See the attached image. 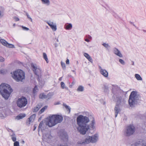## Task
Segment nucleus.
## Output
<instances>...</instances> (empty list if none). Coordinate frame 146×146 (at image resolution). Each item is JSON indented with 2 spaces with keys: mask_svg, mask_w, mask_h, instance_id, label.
I'll return each mask as SVG.
<instances>
[{
  "mask_svg": "<svg viewBox=\"0 0 146 146\" xmlns=\"http://www.w3.org/2000/svg\"><path fill=\"white\" fill-rule=\"evenodd\" d=\"M99 69H100V72H101V71H102V70H104V69H103L100 66H99Z\"/></svg>",
  "mask_w": 146,
  "mask_h": 146,
  "instance_id": "49530a36",
  "label": "nucleus"
},
{
  "mask_svg": "<svg viewBox=\"0 0 146 146\" xmlns=\"http://www.w3.org/2000/svg\"><path fill=\"white\" fill-rule=\"evenodd\" d=\"M84 138L83 141L78 142V143L84 145L88 144L90 143H94L96 142L98 139V137L96 134L92 136L86 134L84 136Z\"/></svg>",
  "mask_w": 146,
  "mask_h": 146,
  "instance_id": "0eeeda50",
  "label": "nucleus"
},
{
  "mask_svg": "<svg viewBox=\"0 0 146 146\" xmlns=\"http://www.w3.org/2000/svg\"><path fill=\"white\" fill-rule=\"evenodd\" d=\"M12 78L16 82H22L25 78V73L22 70L18 69L11 72Z\"/></svg>",
  "mask_w": 146,
  "mask_h": 146,
  "instance_id": "423d86ee",
  "label": "nucleus"
},
{
  "mask_svg": "<svg viewBox=\"0 0 146 146\" xmlns=\"http://www.w3.org/2000/svg\"><path fill=\"white\" fill-rule=\"evenodd\" d=\"M31 122H30L29 121V119H28L26 121V124L27 125H29L30 124V123Z\"/></svg>",
  "mask_w": 146,
  "mask_h": 146,
  "instance_id": "a18cd8bd",
  "label": "nucleus"
},
{
  "mask_svg": "<svg viewBox=\"0 0 146 146\" xmlns=\"http://www.w3.org/2000/svg\"><path fill=\"white\" fill-rule=\"evenodd\" d=\"M84 56L88 60L91 62H92V59L91 56L89 54L86 53H84Z\"/></svg>",
  "mask_w": 146,
  "mask_h": 146,
  "instance_id": "a211bd4d",
  "label": "nucleus"
},
{
  "mask_svg": "<svg viewBox=\"0 0 146 146\" xmlns=\"http://www.w3.org/2000/svg\"><path fill=\"white\" fill-rule=\"evenodd\" d=\"M40 108L41 106L38 104L34 108H32V110L33 112H36L38 111Z\"/></svg>",
  "mask_w": 146,
  "mask_h": 146,
  "instance_id": "6ab92c4d",
  "label": "nucleus"
},
{
  "mask_svg": "<svg viewBox=\"0 0 146 146\" xmlns=\"http://www.w3.org/2000/svg\"><path fill=\"white\" fill-rule=\"evenodd\" d=\"M11 137L12 141L14 142L16 141V137L15 136V135L14 133L11 135Z\"/></svg>",
  "mask_w": 146,
  "mask_h": 146,
  "instance_id": "bb28decb",
  "label": "nucleus"
},
{
  "mask_svg": "<svg viewBox=\"0 0 146 146\" xmlns=\"http://www.w3.org/2000/svg\"><path fill=\"white\" fill-rule=\"evenodd\" d=\"M75 83L74 81H74H73L72 83V85H73Z\"/></svg>",
  "mask_w": 146,
  "mask_h": 146,
  "instance_id": "5fc2aeb1",
  "label": "nucleus"
},
{
  "mask_svg": "<svg viewBox=\"0 0 146 146\" xmlns=\"http://www.w3.org/2000/svg\"><path fill=\"white\" fill-rule=\"evenodd\" d=\"M39 98L40 99H46L47 98V96L45 95L44 94H40L39 95Z\"/></svg>",
  "mask_w": 146,
  "mask_h": 146,
  "instance_id": "393cba45",
  "label": "nucleus"
},
{
  "mask_svg": "<svg viewBox=\"0 0 146 146\" xmlns=\"http://www.w3.org/2000/svg\"><path fill=\"white\" fill-rule=\"evenodd\" d=\"M38 90V88L36 85L35 86L34 88L33 89V92L35 94L36 92V90Z\"/></svg>",
  "mask_w": 146,
  "mask_h": 146,
  "instance_id": "2f4dec72",
  "label": "nucleus"
},
{
  "mask_svg": "<svg viewBox=\"0 0 146 146\" xmlns=\"http://www.w3.org/2000/svg\"><path fill=\"white\" fill-rule=\"evenodd\" d=\"M26 114H25L20 113L16 116V118L18 120L21 119L25 117Z\"/></svg>",
  "mask_w": 146,
  "mask_h": 146,
  "instance_id": "f3484780",
  "label": "nucleus"
},
{
  "mask_svg": "<svg viewBox=\"0 0 146 146\" xmlns=\"http://www.w3.org/2000/svg\"><path fill=\"white\" fill-rule=\"evenodd\" d=\"M112 92L113 94L112 99L114 102H116L115 106L114 108L115 117H116L120 111L119 107L121 105L122 99V97L121 96V91L112 88Z\"/></svg>",
  "mask_w": 146,
  "mask_h": 146,
  "instance_id": "f03ea898",
  "label": "nucleus"
},
{
  "mask_svg": "<svg viewBox=\"0 0 146 146\" xmlns=\"http://www.w3.org/2000/svg\"><path fill=\"white\" fill-rule=\"evenodd\" d=\"M136 130L135 127L133 124H129L126 127L124 131L125 136L129 137L133 135Z\"/></svg>",
  "mask_w": 146,
  "mask_h": 146,
  "instance_id": "1a4fd4ad",
  "label": "nucleus"
},
{
  "mask_svg": "<svg viewBox=\"0 0 146 146\" xmlns=\"http://www.w3.org/2000/svg\"><path fill=\"white\" fill-rule=\"evenodd\" d=\"M14 19L15 20V21H17L19 20V19L17 17H15L14 18Z\"/></svg>",
  "mask_w": 146,
  "mask_h": 146,
  "instance_id": "79ce46f5",
  "label": "nucleus"
},
{
  "mask_svg": "<svg viewBox=\"0 0 146 146\" xmlns=\"http://www.w3.org/2000/svg\"><path fill=\"white\" fill-rule=\"evenodd\" d=\"M63 119V117L61 115H53L52 116H49L47 118L46 124L48 125L49 127H51L55 125L57 123L61 122Z\"/></svg>",
  "mask_w": 146,
  "mask_h": 146,
  "instance_id": "20e7f679",
  "label": "nucleus"
},
{
  "mask_svg": "<svg viewBox=\"0 0 146 146\" xmlns=\"http://www.w3.org/2000/svg\"><path fill=\"white\" fill-rule=\"evenodd\" d=\"M131 62H132V65H134V62H133V61H131Z\"/></svg>",
  "mask_w": 146,
  "mask_h": 146,
  "instance_id": "6e6d98bb",
  "label": "nucleus"
},
{
  "mask_svg": "<svg viewBox=\"0 0 146 146\" xmlns=\"http://www.w3.org/2000/svg\"><path fill=\"white\" fill-rule=\"evenodd\" d=\"M7 72V70L5 69H1L0 70V74L3 75L6 74Z\"/></svg>",
  "mask_w": 146,
  "mask_h": 146,
  "instance_id": "c85d7f7f",
  "label": "nucleus"
},
{
  "mask_svg": "<svg viewBox=\"0 0 146 146\" xmlns=\"http://www.w3.org/2000/svg\"><path fill=\"white\" fill-rule=\"evenodd\" d=\"M36 116V114H34L31 115L28 118L29 119V121L30 122H31L33 119H34Z\"/></svg>",
  "mask_w": 146,
  "mask_h": 146,
  "instance_id": "b1692460",
  "label": "nucleus"
},
{
  "mask_svg": "<svg viewBox=\"0 0 146 146\" xmlns=\"http://www.w3.org/2000/svg\"><path fill=\"white\" fill-rule=\"evenodd\" d=\"M63 106L65 107L66 108V109L68 110L69 111V112L70 113V111L71 110V108H70L68 106L66 105V104L64 103L63 104Z\"/></svg>",
  "mask_w": 146,
  "mask_h": 146,
  "instance_id": "cd10ccee",
  "label": "nucleus"
},
{
  "mask_svg": "<svg viewBox=\"0 0 146 146\" xmlns=\"http://www.w3.org/2000/svg\"><path fill=\"white\" fill-rule=\"evenodd\" d=\"M141 97L137 94L136 91H132L129 96L128 100L129 104L130 107H133L135 105H139L141 103Z\"/></svg>",
  "mask_w": 146,
  "mask_h": 146,
  "instance_id": "39448f33",
  "label": "nucleus"
},
{
  "mask_svg": "<svg viewBox=\"0 0 146 146\" xmlns=\"http://www.w3.org/2000/svg\"><path fill=\"white\" fill-rule=\"evenodd\" d=\"M5 60L2 57L0 56V61L1 62H3Z\"/></svg>",
  "mask_w": 146,
  "mask_h": 146,
  "instance_id": "ea45409f",
  "label": "nucleus"
},
{
  "mask_svg": "<svg viewBox=\"0 0 146 146\" xmlns=\"http://www.w3.org/2000/svg\"><path fill=\"white\" fill-rule=\"evenodd\" d=\"M36 126L35 125H34V128H33V131H34L36 129Z\"/></svg>",
  "mask_w": 146,
  "mask_h": 146,
  "instance_id": "8fccbe9b",
  "label": "nucleus"
},
{
  "mask_svg": "<svg viewBox=\"0 0 146 146\" xmlns=\"http://www.w3.org/2000/svg\"><path fill=\"white\" fill-rule=\"evenodd\" d=\"M15 23H14V24H13V26H15Z\"/></svg>",
  "mask_w": 146,
  "mask_h": 146,
  "instance_id": "69168bd1",
  "label": "nucleus"
},
{
  "mask_svg": "<svg viewBox=\"0 0 146 146\" xmlns=\"http://www.w3.org/2000/svg\"><path fill=\"white\" fill-rule=\"evenodd\" d=\"M56 40H57V42H58V39H57Z\"/></svg>",
  "mask_w": 146,
  "mask_h": 146,
  "instance_id": "774afa93",
  "label": "nucleus"
},
{
  "mask_svg": "<svg viewBox=\"0 0 146 146\" xmlns=\"http://www.w3.org/2000/svg\"><path fill=\"white\" fill-rule=\"evenodd\" d=\"M60 136L62 141L64 143L55 146H68V136L66 132L64 130L61 131L60 133Z\"/></svg>",
  "mask_w": 146,
  "mask_h": 146,
  "instance_id": "6e6552de",
  "label": "nucleus"
},
{
  "mask_svg": "<svg viewBox=\"0 0 146 146\" xmlns=\"http://www.w3.org/2000/svg\"><path fill=\"white\" fill-rule=\"evenodd\" d=\"M22 143L23 144H24V143H25V141H24L23 140L22 141Z\"/></svg>",
  "mask_w": 146,
  "mask_h": 146,
  "instance_id": "052dcab7",
  "label": "nucleus"
},
{
  "mask_svg": "<svg viewBox=\"0 0 146 146\" xmlns=\"http://www.w3.org/2000/svg\"><path fill=\"white\" fill-rule=\"evenodd\" d=\"M68 77H70V78H71L72 77V75H70V74H69L68 75Z\"/></svg>",
  "mask_w": 146,
  "mask_h": 146,
  "instance_id": "864d4df0",
  "label": "nucleus"
},
{
  "mask_svg": "<svg viewBox=\"0 0 146 146\" xmlns=\"http://www.w3.org/2000/svg\"><path fill=\"white\" fill-rule=\"evenodd\" d=\"M88 38L90 39H92V37L90 35H88Z\"/></svg>",
  "mask_w": 146,
  "mask_h": 146,
  "instance_id": "3c124183",
  "label": "nucleus"
},
{
  "mask_svg": "<svg viewBox=\"0 0 146 146\" xmlns=\"http://www.w3.org/2000/svg\"><path fill=\"white\" fill-rule=\"evenodd\" d=\"M77 64H78V61L77 62Z\"/></svg>",
  "mask_w": 146,
  "mask_h": 146,
  "instance_id": "338daca9",
  "label": "nucleus"
},
{
  "mask_svg": "<svg viewBox=\"0 0 146 146\" xmlns=\"http://www.w3.org/2000/svg\"><path fill=\"white\" fill-rule=\"evenodd\" d=\"M73 85H70L69 86V87L70 88H72V86Z\"/></svg>",
  "mask_w": 146,
  "mask_h": 146,
  "instance_id": "13d9d810",
  "label": "nucleus"
},
{
  "mask_svg": "<svg viewBox=\"0 0 146 146\" xmlns=\"http://www.w3.org/2000/svg\"><path fill=\"white\" fill-rule=\"evenodd\" d=\"M135 146H141V144L140 143H135Z\"/></svg>",
  "mask_w": 146,
  "mask_h": 146,
  "instance_id": "c03bdc74",
  "label": "nucleus"
},
{
  "mask_svg": "<svg viewBox=\"0 0 146 146\" xmlns=\"http://www.w3.org/2000/svg\"><path fill=\"white\" fill-rule=\"evenodd\" d=\"M47 23L53 31H55L56 30V25L53 24V22L51 23L47 22Z\"/></svg>",
  "mask_w": 146,
  "mask_h": 146,
  "instance_id": "4468645a",
  "label": "nucleus"
},
{
  "mask_svg": "<svg viewBox=\"0 0 146 146\" xmlns=\"http://www.w3.org/2000/svg\"><path fill=\"white\" fill-rule=\"evenodd\" d=\"M72 25L71 23L66 24L64 25L65 29L67 30H71L72 28Z\"/></svg>",
  "mask_w": 146,
  "mask_h": 146,
  "instance_id": "2eb2a0df",
  "label": "nucleus"
},
{
  "mask_svg": "<svg viewBox=\"0 0 146 146\" xmlns=\"http://www.w3.org/2000/svg\"><path fill=\"white\" fill-rule=\"evenodd\" d=\"M66 63L67 64H69V60L68 59H67L66 61Z\"/></svg>",
  "mask_w": 146,
  "mask_h": 146,
  "instance_id": "de8ad7c7",
  "label": "nucleus"
},
{
  "mask_svg": "<svg viewBox=\"0 0 146 146\" xmlns=\"http://www.w3.org/2000/svg\"><path fill=\"white\" fill-rule=\"evenodd\" d=\"M42 3L44 4H48V5L49 4L50 1L49 0H41Z\"/></svg>",
  "mask_w": 146,
  "mask_h": 146,
  "instance_id": "7c9ffc66",
  "label": "nucleus"
},
{
  "mask_svg": "<svg viewBox=\"0 0 146 146\" xmlns=\"http://www.w3.org/2000/svg\"><path fill=\"white\" fill-rule=\"evenodd\" d=\"M13 90L9 84L2 83L0 85V94L5 100L8 99Z\"/></svg>",
  "mask_w": 146,
  "mask_h": 146,
  "instance_id": "7ed1b4c3",
  "label": "nucleus"
},
{
  "mask_svg": "<svg viewBox=\"0 0 146 146\" xmlns=\"http://www.w3.org/2000/svg\"><path fill=\"white\" fill-rule=\"evenodd\" d=\"M61 65L63 69L64 70L66 69V65L65 63L64 62H61Z\"/></svg>",
  "mask_w": 146,
  "mask_h": 146,
  "instance_id": "473e14b6",
  "label": "nucleus"
},
{
  "mask_svg": "<svg viewBox=\"0 0 146 146\" xmlns=\"http://www.w3.org/2000/svg\"><path fill=\"white\" fill-rule=\"evenodd\" d=\"M102 89L104 90V93H107L108 92V87L107 85H106L105 84H104L103 85V87H102Z\"/></svg>",
  "mask_w": 146,
  "mask_h": 146,
  "instance_id": "aec40b11",
  "label": "nucleus"
},
{
  "mask_svg": "<svg viewBox=\"0 0 146 146\" xmlns=\"http://www.w3.org/2000/svg\"><path fill=\"white\" fill-rule=\"evenodd\" d=\"M102 45L106 48H107L108 47H110L108 44H106V43H103L102 44Z\"/></svg>",
  "mask_w": 146,
  "mask_h": 146,
  "instance_id": "4c0bfd02",
  "label": "nucleus"
},
{
  "mask_svg": "<svg viewBox=\"0 0 146 146\" xmlns=\"http://www.w3.org/2000/svg\"><path fill=\"white\" fill-rule=\"evenodd\" d=\"M143 31H144V32H146V30H143Z\"/></svg>",
  "mask_w": 146,
  "mask_h": 146,
  "instance_id": "e2e57ef3",
  "label": "nucleus"
},
{
  "mask_svg": "<svg viewBox=\"0 0 146 146\" xmlns=\"http://www.w3.org/2000/svg\"><path fill=\"white\" fill-rule=\"evenodd\" d=\"M47 107V106H45L44 107H43V108L44 109V110H45L46 109Z\"/></svg>",
  "mask_w": 146,
  "mask_h": 146,
  "instance_id": "603ef678",
  "label": "nucleus"
},
{
  "mask_svg": "<svg viewBox=\"0 0 146 146\" xmlns=\"http://www.w3.org/2000/svg\"><path fill=\"white\" fill-rule=\"evenodd\" d=\"M113 52L115 54L119 57H122L123 56L122 55L120 51L116 48H113Z\"/></svg>",
  "mask_w": 146,
  "mask_h": 146,
  "instance_id": "ddd939ff",
  "label": "nucleus"
},
{
  "mask_svg": "<svg viewBox=\"0 0 146 146\" xmlns=\"http://www.w3.org/2000/svg\"><path fill=\"white\" fill-rule=\"evenodd\" d=\"M45 110L43 109V108H42V109L39 111V114H41L42 113H43L44 111Z\"/></svg>",
  "mask_w": 146,
  "mask_h": 146,
  "instance_id": "58836bf2",
  "label": "nucleus"
},
{
  "mask_svg": "<svg viewBox=\"0 0 146 146\" xmlns=\"http://www.w3.org/2000/svg\"><path fill=\"white\" fill-rule=\"evenodd\" d=\"M4 15L3 13L0 10V18L4 16Z\"/></svg>",
  "mask_w": 146,
  "mask_h": 146,
  "instance_id": "a19ab883",
  "label": "nucleus"
},
{
  "mask_svg": "<svg viewBox=\"0 0 146 146\" xmlns=\"http://www.w3.org/2000/svg\"><path fill=\"white\" fill-rule=\"evenodd\" d=\"M129 23L131 24H132L133 26H134L138 30H139L138 29V28L134 24H133V23L131 21H129Z\"/></svg>",
  "mask_w": 146,
  "mask_h": 146,
  "instance_id": "37998d69",
  "label": "nucleus"
},
{
  "mask_svg": "<svg viewBox=\"0 0 146 146\" xmlns=\"http://www.w3.org/2000/svg\"><path fill=\"white\" fill-rule=\"evenodd\" d=\"M26 15L27 16V17L31 21H32V19L31 17L29 15L28 13H26Z\"/></svg>",
  "mask_w": 146,
  "mask_h": 146,
  "instance_id": "72a5a7b5",
  "label": "nucleus"
},
{
  "mask_svg": "<svg viewBox=\"0 0 146 146\" xmlns=\"http://www.w3.org/2000/svg\"><path fill=\"white\" fill-rule=\"evenodd\" d=\"M76 90L78 92H82L84 90V87L81 85L79 86Z\"/></svg>",
  "mask_w": 146,
  "mask_h": 146,
  "instance_id": "412c9836",
  "label": "nucleus"
},
{
  "mask_svg": "<svg viewBox=\"0 0 146 146\" xmlns=\"http://www.w3.org/2000/svg\"><path fill=\"white\" fill-rule=\"evenodd\" d=\"M72 71L74 72H75V74H76V72L74 70H72Z\"/></svg>",
  "mask_w": 146,
  "mask_h": 146,
  "instance_id": "0e129e2a",
  "label": "nucleus"
},
{
  "mask_svg": "<svg viewBox=\"0 0 146 146\" xmlns=\"http://www.w3.org/2000/svg\"><path fill=\"white\" fill-rule=\"evenodd\" d=\"M143 146H146V143L143 144Z\"/></svg>",
  "mask_w": 146,
  "mask_h": 146,
  "instance_id": "bf43d9fd",
  "label": "nucleus"
},
{
  "mask_svg": "<svg viewBox=\"0 0 146 146\" xmlns=\"http://www.w3.org/2000/svg\"><path fill=\"white\" fill-rule=\"evenodd\" d=\"M14 146H19V142L18 141L15 142L14 143Z\"/></svg>",
  "mask_w": 146,
  "mask_h": 146,
  "instance_id": "f704fd0d",
  "label": "nucleus"
},
{
  "mask_svg": "<svg viewBox=\"0 0 146 146\" xmlns=\"http://www.w3.org/2000/svg\"><path fill=\"white\" fill-rule=\"evenodd\" d=\"M85 40L87 42H89L90 41V40L88 38L85 39Z\"/></svg>",
  "mask_w": 146,
  "mask_h": 146,
  "instance_id": "09e8293b",
  "label": "nucleus"
},
{
  "mask_svg": "<svg viewBox=\"0 0 146 146\" xmlns=\"http://www.w3.org/2000/svg\"><path fill=\"white\" fill-rule=\"evenodd\" d=\"M31 66L35 74L37 76V80H39L40 78H41V76H39V74L40 73L41 69L39 68H38L33 63L31 64Z\"/></svg>",
  "mask_w": 146,
  "mask_h": 146,
  "instance_id": "9b49d317",
  "label": "nucleus"
},
{
  "mask_svg": "<svg viewBox=\"0 0 146 146\" xmlns=\"http://www.w3.org/2000/svg\"><path fill=\"white\" fill-rule=\"evenodd\" d=\"M43 58L45 60L46 62L48 63V60L46 54L44 52L43 53Z\"/></svg>",
  "mask_w": 146,
  "mask_h": 146,
  "instance_id": "a878e982",
  "label": "nucleus"
},
{
  "mask_svg": "<svg viewBox=\"0 0 146 146\" xmlns=\"http://www.w3.org/2000/svg\"><path fill=\"white\" fill-rule=\"evenodd\" d=\"M60 85H61V87L62 89L65 88L66 90H69L68 88L66 86L64 83L63 82H62L60 83Z\"/></svg>",
  "mask_w": 146,
  "mask_h": 146,
  "instance_id": "4be33fe9",
  "label": "nucleus"
},
{
  "mask_svg": "<svg viewBox=\"0 0 146 146\" xmlns=\"http://www.w3.org/2000/svg\"><path fill=\"white\" fill-rule=\"evenodd\" d=\"M0 42L4 46L10 48H15V46L12 44L9 43L6 40L1 39L0 40Z\"/></svg>",
  "mask_w": 146,
  "mask_h": 146,
  "instance_id": "f8f14e48",
  "label": "nucleus"
},
{
  "mask_svg": "<svg viewBox=\"0 0 146 146\" xmlns=\"http://www.w3.org/2000/svg\"><path fill=\"white\" fill-rule=\"evenodd\" d=\"M72 79L74 80V78L72 76V77L71 78Z\"/></svg>",
  "mask_w": 146,
  "mask_h": 146,
  "instance_id": "680f3d73",
  "label": "nucleus"
},
{
  "mask_svg": "<svg viewBox=\"0 0 146 146\" xmlns=\"http://www.w3.org/2000/svg\"><path fill=\"white\" fill-rule=\"evenodd\" d=\"M100 73L105 77H108V73L105 69L104 70H102V71H101Z\"/></svg>",
  "mask_w": 146,
  "mask_h": 146,
  "instance_id": "dca6fc26",
  "label": "nucleus"
},
{
  "mask_svg": "<svg viewBox=\"0 0 146 146\" xmlns=\"http://www.w3.org/2000/svg\"><path fill=\"white\" fill-rule=\"evenodd\" d=\"M135 76L136 79L138 80H142V78L141 76L140 75L138 74H135Z\"/></svg>",
  "mask_w": 146,
  "mask_h": 146,
  "instance_id": "5701e85b",
  "label": "nucleus"
},
{
  "mask_svg": "<svg viewBox=\"0 0 146 146\" xmlns=\"http://www.w3.org/2000/svg\"><path fill=\"white\" fill-rule=\"evenodd\" d=\"M21 27L24 30L27 31L29 30V29L26 27L22 26Z\"/></svg>",
  "mask_w": 146,
  "mask_h": 146,
  "instance_id": "e433bc0d",
  "label": "nucleus"
},
{
  "mask_svg": "<svg viewBox=\"0 0 146 146\" xmlns=\"http://www.w3.org/2000/svg\"><path fill=\"white\" fill-rule=\"evenodd\" d=\"M27 100L25 97L22 96L18 98L17 101V106L20 108L25 106L27 104Z\"/></svg>",
  "mask_w": 146,
  "mask_h": 146,
  "instance_id": "9d476101",
  "label": "nucleus"
},
{
  "mask_svg": "<svg viewBox=\"0 0 146 146\" xmlns=\"http://www.w3.org/2000/svg\"><path fill=\"white\" fill-rule=\"evenodd\" d=\"M119 61L122 65H124L125 64V62L122 59H120L119 60Z\"/></svg>",
  "mask_w": 146,
  "mask_h": 146,
  "instance_id": "c9c22d12",
  "label": "nucleus"
},
{
  "mask_svg": "<svg viewBox=\"0 0 146 146\" xmlns=\"http://www.w3.org/2000/svg\"><path fill=\"white\" fill-rule=\"evenodd\" d=\"M92 116V120L90 124H88L90 121L89 116L80 115L77 117L76 122L78 125L77 129L78 131L81 135H84L89 130L95 129L94 125L95 124V121L94 117Z\"/></svg>",
  "mask_w": 146,
  "mask_h": 146,
  "instance_id": "f257e3e1",
  "label": "nucleus"
},
{
  "mask_svg": "<svg viewBox=\"0 0 146 146\" xmlns=\"http://www.w3.org/2000/svg\"><path fill=\"white\" fill-rule=\"evenodd\" d=\"M43 124V121H42L40 122V124L39 125V126L38 127V132L40 130V129L41 128Z\"/></svg>",
  "mask_w": 146,
  "mask_h": 146,
  "instance_id": "c756f323",
  "label": "nucleus"
},
{
  "mask_svg": "<svg viewBox=\"0 0 146 146\" xmlns=\"http://www.w3.org/2000/svg\"><path fill=\"white\" fill-rule=\"evenodd\" d=\"M3 115V114H2L1 113H0V117H2Z\"/></svg>",
  "mask_w": 146,
  "mask_h": 146,
  "instance_id": "4d7b16f0",
  "label": "nucleus"
}]
</instances>
